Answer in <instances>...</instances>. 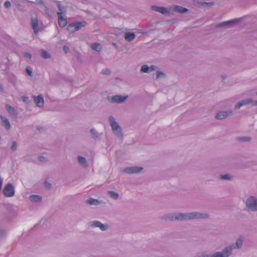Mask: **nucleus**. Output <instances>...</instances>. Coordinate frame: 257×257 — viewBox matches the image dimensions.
I'll return each mask as SVG.
<instances>
[{"mask_svg": "<svg viewBox=\"0 0 257 257\" xmlns=\"http://www.w3.org/2000/svg\"><path fill=\"white\" fill-rule=\"evenodd\" d=\"M210 214L207 212L193 211L189 212H177V221H186L192 220L208 219Z\"/></svg>", "mask_w": 257, "mask_h": 257, "instance_id": "f257e3e1", "label": "nucleus"}, {"mask_svg": "<svg viewBox=\"0 0 257 257\" xmlns=\"http://www.w3.org/2000/svg\"><path fill=\"white\" fill-rule=\"evenodd\" d=\"M243 238H237L235 243H231L225 246L221 251L214 252L215 257H229L233 254V249H239L243 245Z\"/></svg>", "mask_w": 257, "mask_h": 257, "instance_id": "f03ea898", "label": "nucleus"}, {"mask_svg": "<svg viewBox=\"0 0 257 257\" xmlns=\"http://www.w3.org/2000/svg\"><path fill=\"white\" fill-rule=\"evenodd\" d=\"M108 120L113 133L117 138L120 140H122L123 138V135L122 133V128L118 124V123L116 121L114 117L112 115H110L108 117Z\"/></svg>", "mask_w": 257, "mask_h": 257, "instance_id": "7ed1b4c3", "label": "nucleus"}, {"mask_svg": "<svg viewBox=\"0 0 257 257\" xmlns=\"http://www.w3.org/2000/svg\"><path fill=\"white\" fill-rule=\"evenodd\" d=\"M244 203L248 211L257 212V197L256 196H249L246 198Z\"/></svg>", "mask_w": 257, "mask_h": 257, "instance_id": "20e7f679", "label": "nucleus"}, {"mask_svg": "<svg viewBox=\"0 0 257 257\" xmlns=\"http://www.w3.org/2000/svg\"><path fill=\"white\" fill-rule=\"evenodd\" d=\"M127 98V95L122 96L120 95H115L113 96H108L107 99L111 103L120 104L124 102Z\"/></svg>", "mask_w": 257, "mask_h": 257, "instance_id": "39448f33", "label": "nucleus"}, {"mask_svg": "<svg viewBox=\"0 0 257 257\" xmlns=\"http://www.w3.org/2000/svg\"><path fill=\"white\" fill-rule=\"evenodd\" d=\"M88 224L90 227H98L102 231H106L109 228V225L108 224H103L100 221L98 220L90 221Z\"/></svg>", "mask_w": 257, "mask_h": 257, "instance_id": "423d86ee", "label": "nucleus"}, {"mask_svg": "<svg viewBox=\"0 0 257 257\" xmlns=\"http://www.w3.org/2000/svg\"><path fill=\"white\" fill-rule=\"evenodd\" d=\"M84 26L85 22L78 21L69 24L67 27V30L70 33H73L76 31L79 30Z\"/></svg>", "mask_w": 257, "mask_h": 257, "instance_id": "0eeeda50", "label": "nucleus"}, {"mask_svg": "<svg viewBox=\"0 0 257 257\" xmlns=\"http://www.w3.org/2000/svg\"><path fill=\"white\" fill-rule=\"evenodd\" d=\"M3 191L4 194L7 197H12L15 194V188L11 183L6 184Z\"/></svg>", "mask_w": 257, "mask_h": 257, "instance_id": "6e6552de", "label": "nucleus"}, {"mask_svg": "<svg viewBox=\"0 0 257 257\" xmlns=\"http://www.w3.org/2000/svg\"><path fill=\"white\" fill-rule=\"evenodd\" d=\"M151 9L154 11L160 13L166 16H169L171 14L169 7L167 8L163 7L154 5L151 7Z\"/></svg>", "mask_w": 257, "mask_h": 257, "instance_id": "1a4fd4ad", "label": "nucleus"}, {"mask_svg": "<svg viewBox=\"0 0 257 257\" xmlns=\"http://www.w3.org/2000/svg\"><path fill=\"white\" fill-rule=\"evenodd\" d=\"M161 219L165 221H177V212L165 213L161 217Z\"/></svg>", "mask_w": 257, "mask_h": 257, "instance_id": "9d476101", "label": "nucleus"}, {"mask_svg": "<svg viewBox=\"0 0 257 257\" xmlns=\"http://www.w3.org/2000/svg\"><path fill=\"white\" fill-rule=\"evenodd\" d=\"M252 102L253 99L250 98H248L239 100L235 104L234 109L235 110H238L241 107L243 106L247 105L248 104H251V103Z\"/></svg>", "mask_w": 257, "mask_h": 257, "instance_id": "9b49d317", "label": "nucleus"}, {"mask_svg": "<svg viewBox=\"0 0 257 257\" xmlns=\"http://www.w3.org/2000/svg\"><path fill=\"white\" fill-rule=\"evenodd\" d=\"M143 170V167L138 166H132L125 168L123 171L126 174L139 173Z\"/></svg>", "mask_w": 257, "mask_h": 257, "instance_id": "f8f14e48", "label": "nucleus"}, {"mask_svg": "<svg viewBox=\"0 0 257 257\" xmlns=\"http://www.w3.org/2000/svg\"><path fill=\"white\" fill-rule=\"evenodd\" d=\"M233 114L232 110L221 111L216 113L215 118L217 119H223Z\"/></svg>", "mask_w": 257, "mask_h": 257, "instance_id": "ddd939ff", "label": "nucleus"}, {"mask_svg": "<svg viewBox=\"0 0 257 257\" xmlns=\"http://www.w3.org/2000/svg\"><path fill=\"white\" fill-rule=\"evenodd\" d=\"M86 204L89 205L99 206L105 204V202L101 200H98L93 198H89L85 201Z\"/></svg>", "mask_w": 257, "mask_h": 257, "instance_id": "4468645a", "label": "nucleus"}, {"mask_svg": "<svg viewBox=\"0 0 257 257\" xmlns=\"http://www.w3.org/2000/svg\"><path fill=\"white\" fill-rule=\"evenodd\" d=\"M169 10L170 12L174 11L182 14L186 13L188 11L187 9L178 5H172L169 6Z\"/></svg>", "mask_w": 257, "mask_h": 257, "instance_id": "2eb2a0df", "label": "nucleus"}, {"mask_svg": "<svg viewBox=\"0 0 257 257\" xmlns=\"http://www.w3.org/2000/svg\"><path fill=\"white\" fill-rule=\"evenodd\" d=\"M34 100L37 106L39 108H43L44 104V97L42 94L37 96H33Z\"/></svg>", "mask_w": 257, "mask_h": 257, "instance_id": "dca6fc26", "label": "nucleus"}, {"mask_svg": "<svg viewBox=\"0 0 257 257\" xmlns=\"http://www.w3.org/2000/svg\"><path fill=\"white\" fill-rule=\"evenodd\" d=\"M157 68V67L154 65H152L150 66H149L148 65H143L141 67V71L144 73H150L152 71H156Z\"/></svg>", "mask_w": 257, "mask_h": 257, "instance_id": "f3484780", "label": "nucleus"}, {"mask_svg": "<svg viewBox=\"0 0 257 257\" xmlns=\"http://www.w3.org/2000/svg\"><path fill=\"white\" fill-rule=\"evenodd\" d=\"M239 21V19H235L231 20L230 21L223 22L220 23L216 25L215 26V28H220V27H226L229 25L233 24L235 23L238 22Z\"/></svg>", "mask_w": 257, "mask_h": 257, "instance_id": "a211bd4d", "label": "nucleus"}, {"mask_svg": "<svg viewBox=\"0 0 257 257\" xmlns=\"http://www.w3.org/2000/svg\"><path fill=\"white\" fill-rule=\"evenodd\" d=\"M77 160L78 164L83 168H87L89 166L88 163L86 158L81 156L78 155L77 156Z\"/></svg>", "mask_w": 257, "mask_h": 257, "instance_id": "6ab92c4d", "label": "nucleus"}, {"mask_svg": "<svg viewBox=\"0 0 257 257\" xmlns=\"http://www.w3.org/2000/svg\"><path fill=\"white\" fill-rule=\"evenodd\" d=\"M6 108L10 115L14 117L17 116L18 114V111L14 107L10 104H6Z\"/></svg>", "mask_w": 257, "mask_h": 257, "instance_id": "aec40b11", "label": "nucleus"}, {"mask_svg": "<svg viewBox=\"0 0 257 257\" xmlns=\"http://www.w3.org/2000/svg\"><path fill=\"white\" fill-rule=\"evenodd\" d=\"M31 25L34 33L37 34L39 31V27L38 20L36 18H32L31 20Z\"/></svg>", "mask_w": 257, "mask_h": 257, "instance_id": "412c9836", "label": "nucleus"}, {"mask_svg": "<svg viewBox=\"0 0 257 257\" xmlns=\"http://www.w3.org/2000/svg\"><path fill=\"white\" fill-rule=\"evenodd\" d=\"M219 179L221 180L232 181L234 180V176L230 173H226L220 175Z\"/></svg>", "mask_w": 257, "mask_h": 257, "instance_id": "4be33fe9", "label": "nucleus"}, {"mask_svg": "<svg viewBox=\"0 0 257 257\" xmlns=\"http://www.w3.org/2000/svg\"><path fill=\"white\" fill-rule=\"evenodd\" d=\"M58 17V24L59 26L63 28L66 26L67 24V19L64 16H61L60 14H59Z\"/></svg>", "mask_w": 257, "mask_h": 257, "instance_id": "5701e85b", "label": "nucleus"}, {"mask_svg": "<svg viewBox=\"0 0 257 257\" xmlns=\"http://www.w3.org/2000/svg\"><path fill=\"white\" fill-rule=\"evenodd\" d=\"M136 37V35L134 32H126L124 36L125 40L127 42L133 41Z\"/></svg>", "mask_w": 257, "mask_h": 257, "instance_id": "b1692460", "label": "nucleus"}, {"mask_svg": "<svg viewBox=\"0 0 257 257\" xmlns=\"http://www.w3.org/2000/svg\"><path fill=\"white\" fill-rule=\"evenodd\" d=\"M1 119L5 128L7 130H9L11 128V125L9 119L3 115H1Z\"/></svg>", "mask_w": 257, "mask_h": 257, "instance_id": "393cba45", "label": "nucleus"}, {"mask_svg": "<svg viewBox=\"0 0 257 257\" xmlns=\"http://www.w3.org/2000/svg\"><path fill=\"white\" fill-rule=\"evenodd\" d=\"M90 133L91 135L92 138L94 140H97L99 139L101 136V134H99L97 131L94 128H91L90 130Z\"/></svg>", "mask_w": 257, "mask_h": 257, "instance_id": "a878e982", "label": "nucleus"}, {"mask_svg": "<svg viewBox=\"0 0 257 257\" xmlns=\"http://www.w3.org/2000/svg\"><path fill=\"white\" fill-rule=\"evenodd\" d=\"M29 199L33 202H40L42 201V197L41 196L38 195H32L29 196Z\"/></svg>", "mask_w": 257, "mask_h": 257, "instance_id": "bb28decb", "label": "nucleus"}, {"mask_svg": "<svg viewBox=\"0 0 257 257\" xmlns=\"http://www.w3.org/2000/svg\"><path fill=\"white\" fill-rule=\"evenodd\" d=\"M59 12L57 13V16H59V14H60L61 16H64L66 13V9L65 7L61 6L60 3L58 5Z\"/></svg>", "mask_w": 257, "mask_h": 257, "instance_id": "cd10ccee", "label": "nucleus"}, {"mask_svg": "<svg viewBox=\"0 0 257 257\" xmlns=\"http://www.w3.org/2000/svg\"><path fill=\"white\" fill-rule=\"evenodd\" d=\"M107 194L114 200H117L119 197V194L113 191H108Z\"/></svg>", "mask_w": 257, "mask_h": 257, "instance_id": "c85d7f7f", "label": "nucleus"}, {"mask_svg": "<svg viewBox=\"0 0 257 257\" xmlns=\"http://www.w3.org/2000/svg\"><path fill=\"white\" fill-rule=\"evenodd\" d=\"M92 49L97 52H100L102 49V47L100 44L95 43L92 45Z\"/></svg>", "mask_w": 257, "mask_h": 257, "instance_id": "c756f323", "label": "nucleus"}, {"mask_svg": "<svg viewBox=\"0 0 257 257\" xmlns=\"http://www.w3.org/2000/svg\"><path fill=\"white\" fill-rule=\"evenodd\" d=\"M214 252L212 253L211 255H209L206 251H202L200 253L197 255V257H215L214 255Z\"/></svg>", "mask_w": 257, "mask_h": 257, "instance_id": "7c9ffc66", "label": "nucleus"}, {"mask_svg": "<svg viewBox=\"0 0 257 257\" xmlns=\"http://www.w3.org/2000/svg\"><path fill=\"white\" fill-rule=\"evenodd\" d=\"M41 56L44 59H48L51 57L50 54L44 50H41Z\"/></svg>", "mask_w": 257, "mask_h": 257, "instance_id": "2f4dec72", "label": "nucleus"}, {"mask_svg": "<svg viewBox=\"0 0 257 257\" xmlns=\"http://www.w3.org/2000/svg\"><path fill=\"white\" fill-rule=\"evenodd\" d=\"M238 140L242 142H249L251 138L250 137H240Z\"/></svg>", "mask_w": 257, "mask_h": 257, "instance_id": "473e14b6", "label": "nucleus"}, {"mask_svg": "<svg viewBox=\"0 0 257 257\" xmlns=\"http://www.w3.org/2000/svg\"><path fill=\"white\" fill-rule=\"evenodd\" d=\"M165 76V74L161 71H157L156 74V79H159L160 78H163Z\"/></svg>", "mask_w": 257, "mask_h": 257, "instance_id": "72a5a7b5", "label": "nucleus"}, {"mask_svg": "<svg viewBox=\"0 0 257 257\" xmlns=\"http://www.w3.org/2000/svg\"><path fill=\"white\" fill-rule=\"evenodd\" d=\"M18 144L16 142L13 141L12 142V145L11 146V149L13 152L16 151L17 150Z\"/></svg>", "mask_w": 257, "mask_h": 257, "instance_id": "f704fd0d", "label": "nucleus"}, {"mask_svg": "<svg viewBox=\"0 0 257 257\" xmlns=\"http://www.w3.org/2000/svg\"><path fill=\"white\" fill-rule=\"evenodd\" d=\"M26 72L27 73V74L30 76L32 77L33 76V72H32V70L31 68L27 67L26 68Z\"/></svg>", "mask_w": 257, "mask_h": 257, "instance_id": "c9c22d12", "label": "nucleus"}, {"mask_svg": "<svg viewBox=\"0 0 257 257\" xmlns=\"http://www.w3.org/2000/svg\"><path fill=\"white\" fill-rule=\"evenodd\" d=\"M22 100L23 102L26 103H29L30 101L29 100V98L28 96H23L22 97Z\"/></svg>", "mask_w": 257, "mask_h": 257, "instance_id": "e433bc0d", "label": "nucleus"}, {"mask_svg": "<svg viewBox=\"0 0 257 257\" xmlns=\"http://www.w3.org/2000/svg\"><path fill=\"white\" fill-rule=\"evenodd\" d=\"M38 160L39 161L43 162H46L47 161V159L43 156H39L38 157Z\"/></svg>", "mask_w": 257, "mask_h": 257, "instance_id": "4c0bfd02", "label": "nucleus"}, {"mask_svg": "<svg viewBox=\"0 0 257 257\" xmlns=\"http://www.w3.org/2000/svg\"><path fill=\"white\" fill-rule=\"evenodd\" d=\"M5 7L6 8H10L11 7V3L9 1H6L5 3Z\"/></svg>", "mask_w": 257, "mask_h": 257, "instance_id": "58836bf2", "label": "nucleus"}, {"mask_svg": "<svg viewBox=\"0 0 257 257\" xmlns=\"http://www.w3.org/2000/svg\"><path fill=\"white\" fill-rule=\"evenodd\" d=\"M63 51L65 53H67L69 51V48L67 46H64L63 48Z\"/></svg>", "mask_w": 257, "mask_h": 257, "instance_id": "ea45409f", "label": "nucleus"}, {"mask_svg": "<svg viewBox=\"0 0 257 257\" xmlns=\"http://www.w3.org/2000/svg\"><path fill=\"white\" fill-rule=\"evenodd\" d=\"M24 56L25 58H28L29 59H31L32 58V55L29 53H25L24 54Z\"/></svg>", "mask_w": 257, "mask_h": 257, "instance_id": "a19ab883", "label": "nucleus"}, {"mask_svg": "<svg viewBox=\"0 0 257 257\" xmlns=\"http://www.w3.org/2000/svg\"><path fill=\"white\" fill-rule=\"evenodd\" d=\"M45 186L48 188V189H50L51 187V184L47 182H45Z\"/></svg>", "mask_w": 257, "mask_h": 257, "instance_id": "79ce46f5", "label": "nucleus"}, {"mask_svg": "<svg viewBox=\"0 0 257 257\" xmlns=\"http://www.w3.org/2000/svg\"><path fill=\"white\" fill-rule=\"evenodd\" d=\"M110 73H111V71H110V70L109 69H107L105 71H102V73L103 74H108V75Z\"/></svg>", "mask_w": 257, "mask_h": 257, "instance_id": "37998d69", "label": "nucleus"}, {"mask_svg": "<svg viewBox=\"0 0 257 257\" xmlns=\"http://www.w3.org/2000/svg\"><path fill=\"white\" fill-rule=\"evenodd\" d=\"M38 4L41 5H43V6L45 5V2L43 0H39L38 1Z\"/></svg>", "mask_w": 257, "mask_h": 257, "instance_id": "c03bdc74", "label": "nucleus"}, {"mask_svg": "<svg viewBox=\"0 0 257 257\" xmlns=\"http://www.w3.org/2000/svg\"><path fill=\"white\" fill-rule=\"evenodd\" d=\"M251 104L253 105L257 106V100L254 101L253 100V102L251 103Z\"/></svg>", "mask_w": 257, "mask_h": 257, "instance_id": "a18cd8bd", "label": "nucleus"}, {"mask_svg": "<svg viewBox=\"0 0 257 257\" xmlns=\"http://www.w3.org/2000/svg\"><path fill=\"white\" fill-rule=\"evenodd\" d=\"M4 91V88L3 85L0 83V91L3 92Z\"/></svg>", "mask_w": 257, "mask_h": 257, "instance_id": "49530a36", "label": "nucleus"}, {"mask_svg": "<svg viewBox=\"0 0 257 257\" xmlns=\"http://www.w3.org/2000/svg\"><path fill=\"white\" fill-rule=\"evenodd\" d=\"M48 9V8L45 7V11H47Z\"/></svg>", "mask_w": 257, "mask_h": 257, "instance_id": "de8ad7c7", "label": "nucleus"}, {"mask_svg": "<svg viewBox=\"0 0 257 257\" xmlns=\"http://www.w3.org/2000/svg\"><path fill=\"white\" fill-rule=\"evenodd\" d=\"M83 1H85V2L88 1V0H83Z\"/></svg>", "mask_w": 257, "mask_h": 257, "instance_id": "09e8293b", "label": "nucleus"}, {"mask_svg": "<svg viewBox=\"0 0 257 257\" xmlns=\"http://www.w3.org/2000/svg\"><path fill=\"white\" fill-rule=\"evenodd\" d=\"M255 93H256V94L257 95V91H256Z\"/></svg>", "mask_w": 257, "mask_h": 257, "instance_id": "8fccbe9b", "label": "nucleus"}]
</instances>
